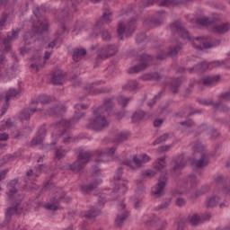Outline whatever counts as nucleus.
<instances>
[{
	"mask_svg": "<svg viewBox=\"0 0 230 230\" xmlns=\"http://www.w3.org/2000/svg\"><path fill=\"white\" fill-rule=\"evenodd\" d=\"M209 64L210 69H213L214 67H222L226 64V61L224 60H217V61H212Z\"/></svg>",
	"mask_w": 230,
	"mask_h": 230,
	"instance_id": "59",
	"label": "nucleus"
},
{
	"mask_svg": "<svg viewBox=\"0 0 230 230\" xmlns=\"http://www.w3.org/2000/svg\"><path fill=\"white\" fill-rule=\"evenodd\" d=\"M84 167L85 165L77 158L73 164H66L63 165V170H70L74 173H79Z\"/></svg>",
	"mask_w": 230,
	"mask_h": 230,
	"instance_id": "22",
	"label": "nucleus"
},
{
	"mask_svg": "<svg viewBox=\"0 0 230 230\" xmlns=\"http://www.w3.org/2000/svg\"><path fill=\"white\" fill-rule=\"evenodd\" d=\"M128 190L127 187V181H119L115 183L114 190L112 191L111 195L115 197L118 195V191L121 193L122 195Z\"/></svg>",
	"mask_w": 230,
	"mask_h": 230,
	"instance_id": "34",
	"label": "nucleus"
},
{
	"mask_svg": "<svg viewBox=\"0 0 230 230\" xmlns=\"http://www.w3.org/2000/svg\"><path fill=\"white\" fill-rule=\"evenodd\" d=\"M109 125H111V121L102 113V108H96L93 110V116L88 119L85 127L89 130L102 132V130L108 128Z\"/></svg>",
	"mask_w": 230,
	"mask_h": 230,
	"instance_id": "5",
	"label": "nucleus"
},
{
	"mask_svg": "<svg viewBox=\"0 0 230 230\" xmlns=\"http://www.w3.org/2000/svg\"><path fill=\"white\" fill-rule=\"evenodd\" d=\"M144 119H145V111H137L131 116V119L133 123H139L143 121Z\"/></svg>",
	"mask_w": 230,
	"mask_h": 230,
	"instance_id": "45",
	"label": "nucleus"
},
{
	"mask_svg": "<svg viewBox=\"0 0 230 230\" xmlns=\"http://www.w3.org/2000/svg\"><path fill=\"white\" fill-rule=\"evenodd\" d=\"M208 191H209L208 185H203L195 191L194 197H201V195H206Z\"/></svg>",
	"mask_w": 230,
	"mask_h": 230,
	"instance_id": "53",
	"label": "nucleus"
},
{
	"mask_svg": "<svg viewBox=\"0 0 230 230\" xmlns=\"http://www.w3.org/2000/svg\"><path fill=\"white\" fill-rule=\"evenodd\" d=\"M98 109H102V113L103 111L108 114L112 112V109H114V98H106L102 100V105L98 107Z\"/></svg>",
	"mask_w": 230,
	"mask_h": 230,
	"instance_id": "28",
	"label": "nucleus"
},
{
	"mask_svg": "<svg viewBox=\"0 0 230 230\" xmlns=\"http://www.w3.org/2000/svg\"><path fill=\"white\" fill-rule=\"evenodd\" d=\"M175 0H142V4L144 6H150V4H158V6H173Z\"/></svg>",
	"mask_w": 230,
	"mask_h": 230,
	"instance_id": "27",
	"label": "nucleus"
},
{
	"mask_svg": "<svg viewBox=\"0 0 230 230\" xmlns=\"http://www.w3.org/2000/svg\"><path fill=\"white\" fill-rule=\"evenodd\" d=\"M98 215H102V211L94 207L84 213L85 218H95Z\"/></svg>",
	"mask_w": 230,
	"mask_h": 230,
	"instance_id": "47",
	"label": "nucleus"
},
{
	"mask_svg": "<svg viewBox=\"0 0 230 230\" xmlns=\"http://www.w3.org/2000/svg\"><path fill=\"white\" fill-rule=\"evenodd\" d=\"M102 84H105L103 81H95L93 83H90L85 84L84 91L86 94H103V93H111L112 89L107 88H94L95 85H102Z\"/></svg>",
	"mask_w": 230,
	"mask_h": 230,
	"instance_id": "16",
	"label": "nucleus"
},
{
	"mask_svg": "<svg viewBox=\"0 0 230 230\" xmlns=\"http://www.w3.org/2000/svg\"><path fill=\"white\" fill-rule=\"evenodd\" d=\"M170 204H172V199H168L163 201L160 205L155 208V211H161L163 209H168L170 208Z\"/></svg>",
	"mask_w": 230,
	"mask_h": 230,
	"instance_id": "52",
	"label": "nucleus"
},
{
	"mask_svg": "<svg viewBox=\"0 0 230 230\" xmlns=\"http://www.w3.org/2000/svg\"><path fill=\"white\" fill-rule=\"evenodd\" d=\"M93 155L92 152L89 151H81L78 155L77 159L85 166Z\"/></svg>",
	"mask_w": 230,
	"mask_h": 230,
	"instance_id": "39",
	"label": "nucleus"
},
{
	"mask_svg": "<svg viewBox=\"0 0 230 230\" xmlns=\"http://www.w3.org/2000/svg\"><path fill=\"white\" fill-rule=\"evenodd\" d=\"M150 156L146 154H142L139 156L135 155L133 160H128L124 163L129 170H139V168H143V165L148 162H150Z\"/></svg>",
	"mask_w": 230,
	"mask_h": 230,
	"instance_id": "12",
	"label": "nucleus"
},
{
	"mask_svg": "<svg viewBox=\"0 0 230 230\" xmlns=\"http://www.w3.org/2000/svg\"><path fill=\"white\" fill-rule=\"evenodd\" d=\"M66 82V75L60 70H58L52 74V84L54 85H62Z\"/></svg>",
	"mask_w": 230,
	"mask_h": 230,
	"instance_id": "31",
	"label": "nucleus"
},
{
	"mask_svg": "<svg viewBox=\"0 0 230 230\" xmlns=\"http://www.w3.org/2000/svg\"><path fill=\"white\" fill-rule=\"evenodd\" d=\"M82 118H85V112L75 111L72 119H61L59 121L52 123L51 127L52 128H62V127H66V128H70V127H75V125L78 124Z\"/></svg>",
	"mask_w": 230,
	"mask_h": 230,
	"instance_id": "7",
	"label": "nucleus"
},
{
	"mask_svg": "<svg viewBox=\"0 0 230 230\" xmlns=\"http://www.w3.org/2000/svg\"><path fill=\"white\" fill-rule=\"evenodd\" d=\"M213 33H217L218 35H226V33H229L230 31V22H221L218 24H215L212 26Z\"/></svg>",
	"mask_w": 230,
	"mask_h": 230,
	"instance_id": "20",
	"label": "nucleus"
},
{
	"mask_svg": "<svg viewBox=\"0 0 230 230\" xmlns=\"http://www.w3.org/2000/svg\"><path fill=\"white\" fill-rule=\"evenodd\" d=\"M31 105L37 107L38 109H44L45 111H49L50 114H41L42 116H55L58 118V116H64L66 114V111L67 109L64 104L54 102L51 96L49 95H40L36 100L31 102Z\"/></svg>",
	"mask_w": 230,
	"mask_h": 230,
	"instance_id": "3",
	"label": "nucleus"
},
{
	"mask_svg": "<svg viewBox=\"0 0 230 230\" xmlns=\"http://www.w3.org/2000/svg\"><path fill=\"white\" fill-rule=\"evenodd\" d=\"M197 184H199V179L197 178V176L191 174L189 175L186 179H185V188H187L188 190H193V188H195V186H197Z\"/></svg>",
	"mask_w": 230,
	"mask_h": 230,
	"instance_id": "35",
	"label": "nucleus"
},
{
	"mask_svg": "<svg viewBox=\"0 0 230 230\" xmlns=\"http://www.w3.org/2000/svg\"><path fill=\"white\" fill-rule=\"evenodd\" d=\"M128 139V133L121 131L116 135L114 142L124 143V141H127Z\"/></svg>",
	"mask_w": 230,
	"mask_h": 230,
	"instance_id": "50",
	"label": "nucleus"
},
{
	"mask_svg": "<svg viewBox=\"0 0 230 230\" xmlns=\"http://www.w3.org/2000/svg\"><path fill=\"white\" fill-rule=\"evenodd\" d=\"M154 60V57L148 54H143L140 56V63L129 68L128 73L130 75H136L137 73H141V71H145L150 64Z\"/></svg>",
	"mask_w": 230,
	"mask_h": 230,
	"instance_id": "13",
	"label": "nucleus"
},
{
	"mask_svg": "<svg viewBox=\"0 0 230 230\" xmlns=\"http://www.w3.org/2000/svg\"><path fill=\"white\" fill-rule=\"evenodd\" d=\"M207 69H210L209 63L201 62L193 67L190 68V73H193V71H206Z\"/></svg>",
	"mask_w": 230,
	"mask_h": 230,
	"instance_id": "43",
	"label": "nucleus"
},
{
	"mask_svg": "<svg viewBox=\"0 0 230 230\" xmlns=\"http://www.w3.org/2000/svg\"><path fill=\"white\" fill-rule=\"evenodd\" d=\"M5 126L11 132V136L13 137V139H19V137H22V134H21V131L17 129V127H15V124H13L12 121L7 120L5 122Z\"/></svg>",
	"mask_w": 230,
	"mask_h": 230,
	"instance_id": "33",
	"label": "nucleus"
},
{
	"mask_svg": "<svg viewBox=\"0 0 230 230\" xmlns=\"http://www.w3.org/2000/svg\"><path fill=\"white\" fill-rule=\"evenodd\" d=\"M186 168V160L184 159V155H180L172 160V168L171 172H177L178 170H182Z\"/></svg>",
	"mask_w": 230,
	"mask_h": 230,
	"instance_id": "23",
	"label": "nucleus"
},
{
	"mask_svg": "<svg viewBox=\"0 0 230 230\" xmlns=\"http://www.w3.org/2000/svg\"><path fill=\"white\" fill-rule=\"evenodd\" d=\"M87 54V51L84 49H75L73 53V60L75 62H80L84 57Z\"/></svg>",
	"mask_w": 230,
	"mask_h": 230,
	"instance_id": "38",
	"label": "nucleus"
},
{
	"mask_svg": "<svg viewBox=\"0 0 230 230\" xmlns=\"http://www.w3.org/2000/svg\"><path fill=\"white\" fill-rule=\"evenodd\" d=\"M168 57H169L168 52H166V51H164V50H162V51H160V52L157 54L156 58H157L158 60H164L165 58H168Z\"/></svg>",
	"mask_w": 230,
	"mask_h": 230,
	"instance_id": "63",
	"label": "nucleus"
},
{
	"mask_svg": "<svg viewBox=\"0 0 230 230\" xmlns=\"http://www.w3.org/2000/svg\"><path fill=\"white\" fill-rule=\"evenodd\" d=\"M6 21H8V14L4 13L0 19V30H3L6 26Z\"/></svg>",
	"mask_w": 230,
	"mask_h": 230,
	"instance_id": "61",
	"label": "nucleus"
},
{
	"mask_svg": "<svg viewBox=\"0 0 230 230\" xmlns=\"http://www.w3.org/2000/svg\"><path fill=\"white\" fill-rule=\"evenodd\" d=\"M98 184H102V180L94 181L93 182H90L88 185H82L80 190L83 193H89L95 190L98 187Z\"/></svg>",
	"mask_w": 230,
	"mask_h": 230,
	"instance_id": "37",
	"label": "nucleus"
},
{
	"mask_svg": "<svg viewBox=\"0 0 230 230\" xmlns=\"http://www.w3.org/2000/svg\"><path fill=\"white\" fill-rule=\"evenodd\" d=\"M220 82V75H208L206 77H203L199 84L201 85H205L206 87H212V85H217Z\"/></svg>",
	"mask_w": 230,
	"mask_h": 230,
	"instance_id": "25",
	"label": "nucleus"
},
{
	"mask_svg": "<svg viewBox=\"0 0 230 230\" xmlns=\"http://www.w3.org/2000/svg\"><path fill=\"white\" fill-rule=\"evenodd\" d=\"M6 200L11 204L5 211V220L10 222L13 215H21L22 213V200L24 196L19 192V182L16 180L12 181L7 185Z\"/></svg>",
	"mask_w": 230,
	"mask_h": 230,
	"instance_id": "2",
	"label": "nucleus"
},
{
	"mask_svg": "<svg viewBox=\"0 0 230 230\" xmlns=\"http://www.w3.org/2000/svg\"><path fill=\"white\" fill-rule=\"evenodd\" d=\"M119 209H120V212L117 214V217L115 218V226L116 227H121L123 226V223L125 220H127V217H128V211H127V208H125V203L123 201H120L118 204Z\"/></svg>",
	"mask_w": 230,
	"mask_h": 230,
	"instance_id": "17",
	"label": "nucleus"
},
{
	"mask_svg": "<svg viewBox=\"0 0 230 230\" xmlns=\"http://www.w3.org/2000/svg\"><path fill=\"white\" fill-rule=\"evenodd\" d=\"M170 137H173V133H164V135L160 136L158 138H156L153 145L155 146V145H161L162 143H165V141H168Z\"/></svg>",
	"mask_w": 230,
	"mask_h": 230,
	"instance_id": "42",
	"label": "nucleus"
},
{
	"mask_svg": "<svg viewBox=\"0 0 230 230\" xmlns=\"http://www.w3.org/2000/svg\"><path fill=\"white\" fill-rule=\"evenodd\" d=\"M33 13L35 17H37L38 22L36 23H33L32 31L35 33V35H41V33H45V31H48V20H46L44 16H40V10L39 9V7L33 9Z\"/></svg>",
	"mask_w": 230,
	"mask_h": 230,
	"instance_id": "9",
	"label": "nucleus"
},
{
	"mask_svg": "<svg viewBox=\"0 0 230 230\" xmlns=\"http://www.w3.org/2000/svg\"><path fill=\"white\" fill-rule=\"evenodd\" d=\"M51 188H53V180H51V178H47L44 184V189L51 190Z\"/></svg>",
	"mask_w": 230,
	"mask_h": 230,
	"instance_id": "64",
	"label": "nucleus"
},
{
	"mask_svg": "<svg viewBox=\"0 0 230 230\" xmlns=\"http://www.w3.org/2000/svg\"><path fill=\"white\" fill-rule=\"evenodd\" d=\"M142 80H155L156 82H159L161 80V75H159L157 73H152V74H145L141 76Z\"/></svg>",
	"mask_w": 230,
	"mask_h": 230,
	"instance_id": "51",
	"label": "nucleus"
},
{
	"mask_svg": "<svg viewBox=\"0 0 230 230\" xmlns=\"http://www.w3.org/2000/svg\"><path fill=\"white\" fill-rule=\"evenodd\" d=\"M45 137H46V128H41L38 131L36 137H34L31 140V146H37V145H40L44 141Z\"/></svg>",
	"mask_w": 230,
	"mask_h": 230,
	"instance_id": "32",
	"label": "nucleus"
},
{
	"mask_svg": "<svg viewBox=\"0 0 230 230\" xmlns=\"http://www.w3.org/2000/svg\"><path fill=\"white\" fill-rule=\"evenodd\" d=\"M117 100L119 105H122V107H127V105H128V102H130V98H127L123 95L119 96Z\"/></svg>",
	"mask_w": 230,
	"mask_h": 230,
	"instance_id": "57",
	"label": "nucleus"
},
{
	"mask_svg": "<svg viewBox=\"0 0 230 230\" xmlns=\"http://www.w3.org/2000/svg\"><path fill=\"white\" fill-rule=\"evenodd\" d=\"M164 21V11L158 12V17L153 19H146L144 21V24L146 26H150V24H154L155 26H159Z\"/></svg>",
	"mask_w": 230,
	"mask_h": 230,
	"instance_id": "29",
	"label": "nucleus"
},
{
	"mask_svg": "<svg viewBox=\"0 0 230 230\" xmlns=\"http://www.w3.org/2000/svg\"><path fill=\"white\" fill-rule=\"evenodd\" d=\"M137 87V84L136 81H129L126 85L122 86L123 91H129V93H132V91H136Z\"/></svg>",
	"mask_w": 230,
	"mask_h": 230,
	"instance_id": "54",
	"label": "nucleus"
},
{
	"mask_svg": "<svg viewBox=\"0 0 230 230\" xmlns=\"http://www.w3.org/2000/svg\"><path fill=\"white\" fill-rule=\"evenodd\" d=\"M89 103L82 104V103H77L75 106V109L77 112H80V111H86V109H89Z\"/></svg>",
	"mask_w": 230,
	"mask_h": 230,
	"instance_id": "60",
	"label": "nucleus"
},
{
	"mask_svg": "<svg viewBox=\"0 0 230 230\" xmlns=\"http://www.w3.org/2000/svg\"><path fill=\"white\" fill-rule=\"evenodd\" d=\"M51 114V111L49 110H45L44 108H37L33 104H31V102L29 104L28 108L23 109L20 112V119H23L24 121H30V119L31 118L32 114Z\"/></svg>",
	"mask_w": 230,
	"mask_h": 230,
	"instance_id": "11",
	"label": "nucleus"
},
{
	"mask_svg": "<svg viewBox=\"0 0 230 230\" xmlns=\"http://www.w3.org/2000/svg\"><path fill=\"white\" fill-rule=\"evenodd\" d=\"M31 60L32 62H34L31 65V69L32 73H38L39 69H40V67H43V66L46 64V61H44L42 59V57L39 55L33 56L31 58Z\"/></svg>",
	"mask_w": 230,
	"mask_h": 230,
	"instance_id": "26",
	"label": "nucleus"
},
{
	"mask_svg": "<svg viewBox=\"0 0 230 230\" xmlns=\"http://www.w3.org/2000/svg\"><path fill=\"white\" fill-rule=\"evenodd\" d=\"M215 182L217 188H222L223 190H226V188H227V186L226 185V182H227V177L226 176L220 175L216 177Z\"/></svg>",
	"mask_w": 230,
	"mask_h": 230,
	"instance_id": "48",
	"label": "nucleus"
},
{
	"mask_svg": "<svg viewBox=\"0 0 230 230\" xmlns=\"http://www.w3.org/2000/svg\"><path fill=\"white\" fill-rule=\"evenodd\" d=\"M58 136L61 137L62 143H64V145H71V143H76V141H78V137H73L71 133L66 129L60 131Z\"/></svg>",
	"mask_w": 230,
	"mask_h": 230,
	"instance_id": "24",
	"label": "nucleus"
},
{
	"mask_svg": "<svg viewBox=\"0 0 230 230\" xmlns=\"http://www.w3.org/2000/svg\"><path fill=\"white\" fill-rule=\"evenodd\" d=\"M171 30L172 33H177L182 40H189L191 42L195 49L202 51L203 49H210V48H215L217 44H220V40H216L215 41L211 37H191L190 32L184 25L180 22H174L171 25Z\"/></svg>",
	"mask_w": 230,
	"mask_h": 230,
	"instance_id": "1",
	"label": "nucleus"
},
{
	"mask_svg": "<svg viewBox=\"0 0 230 230\" xmlns=\"http://www.w3.org/2000/svg\"><path fill=\"white\" fill-rule=\"evenodd\" d=\"M199 103H201V105H211L212 108L214 109V105H215L217 102H213V99H203V100H200V101H199Z\"/></svg>",
	"mask_w": 230,
	"mask_h": 230,
	"instance_id": "62",
	"label": "nucleus"
},
{
	"mask_svg": "<svg viewBox=\"0 0 230 230\" xmlns=\"http://www.w3.org/2000/svg\"><path fill=\"white\" fill-rule=\"evenodd\" d=\"M190 146L193 152H199L201 154V157L199 159H196L192 161V164L197 168H204L209 164V157L208 156V153L204 148V146L199 141H194L190 144Z\"/></svg>",
	"mask_w": 230,
	"mask_h": 230,
	"instance_id": "6",
	"label": "nucleus"
},
{
	"mask_svg": "<svg viewBox=\"0 0 230 230\" xmlns=\"http://www.w3.org/2000/svg\"><path fill=\"white\" fill-rule=\"evenodd\" d=\"M111 15H112V13L109 11V7H105L102 16L97 21L94 26L95 30H99L103 24H109L111 21Z\"/></svg>",
	"mask_w": 230,
	"mask_h": 230,
	"instance_id": "21",
	"label": "nucleus"
},
{
	"mask_svg": "<svg viewBox=\"0 0 230 230\" xmlns=\"http://www.w3.org/2000/svg\"><path fill=\"white\" fill-rule=\"evenodd\" d=\"M66 155H67V151L66 148L60 146L56 149L55 159H57L58 161H60V159H64Z\"/></svg>",
	"mask_w": 230,
	"mask_h": 230,
	"instance_id": "49",
	"label": "nucleus"
},
{
	"mask_svg": "<svg viewBox=\"0 0 230 230\" xmlns=\"http://www.w3.org/2000/svg\"><path fill=\"white\" fill-rule=\"evenodd\" d=\"M101 37L102 39V40H104L105 42H109V40H111V32H109V31L102 29L101 31Z\"/></svg>",
	"mask_w": 230,
	"mask_h": 230,
	"instance_id": "56",
	"label": "nucleus"
},
{
	"mask_svg": "<svg viewBox=\"0 0 230 230\" xmlns=\"http://www.w3.org/2000/svg\"><path fill=\"white\" fill-rule=\"evenodd\" d=\"M220 202V197L218 196H211L207 199L206 200V207L207 208H215Z\"/></svg>",
	"mask_w": 230,
	"mask_h": 230,
	"instance_id": "46",
	"label": "nucleus"
},
{
	"mask_svg": "<svg viewBox=\"0 0 230 230\" xmlns=\"http://www.w3.org/2000/svg\"><path fill=\"white\" fill-rule=\"evenodd\" d=\"M94 49H97V59L105 60L107 58H111V57H114V55H117L118 51H119V47L116 44H110L105 47H100L97 45Z\"/></svg>",
	"mask_w": 230,
	"mask_h": 230,
	"instance_id": "8",
	"label": "nucleus"
},
{
	"mask_svg": "<svg viewBox=\"0 0 230 230\" xmlns=\"http://www.w3.org/2000/svg\"><path fill=\"white\" fill-rule=\"evenodd\" d=\"M37 35H33V32H26L23 36L24 46L20 48L21 55H26V53H30L31 49L28 48L30 44H33L35 42Z\"/></svg>",
	"mask_w": 230,
	"mask_h": 230,
	"instance_id": "18",
	"label": "nucleus"
},
{
	"mask_svg": "<svg viewBox=\"0 0 230 230\" xmlns=\"http://www.w3.org/2000/svg\"><path fill=\"white\" fill-rule=\"evenodd\" d=\"M181 49H182V43L179 42L174 47H171L167 53L171 58H175V57L179 55V51H181Z\"/></svg>",
	"mask_w": 230,
	"mask_h": 230,
	"instance_id": "41",
	"label": "nucleus"
},
{
	"mask_svg": "<svg viewBox=\"0 0 230 230\" xmlns=\"http://www.w3.org/2000/svg\"><path fill=\"white\" fill-rule=\"evenodd\" d=\"M21 94V90H17L15 88H11L7 91L5 95V102H9L13 100V98H17Z\"/></svg>",
	"mask_w": 230,
	"mask_h": 230,
	"instance_id": "44",
	"label": "nucleus"
},
{
	"mask_svg": "<svg viewBox=\"0 0 230 230\" xmlns=\"http://www.w3.org/2000/svg\"><path fill=\"white\" fill-rule=\"evenodd\" d=\"M188 220L192 226H199L200 224V217L198 214L189 216Z\"/></svg>",
	"mask_w": 230,
	"mask_h": 230,
	"instance_id": "55",
	"label": "nucleus"
},
{
	"mask_svg": "<svg viewBox=\"0 0 230 230\" xmlns=\"http://www.w3.org/2000/svg\"><path fill=\"white\" fill-rule=\"evenodd\" d=\"M197 22L201 26H209L211 24V21L208 17L198 18Z\"/></svg>",
	"mask_w": 230,
	"mask_h": 230,
	"instance_id": "58",
	"label": "nucleus"
},
{
	"mask_svg": "<svg viewBox=\"0 0 230 230\" xmlns=\"http://www.w3.org/2000/svg\"><path fill=\"white\" fill-rule=\"evenodd\" d=\"M153 167L157 172H160L162 175L158 179V182L152 188V196L159 199L164 195V188L168 184V171L166 170V157H160L153 164Z\"/></svg>",
	"mask_w": 230,
	"mask_h": 230,
	"instance_id": "4",
	"label": "nucleus"
},
{
	"mask_svg": "<svg viewBox=\"0 0 230 230\" xmlns=\"http://www.w3.org/2000/svg\"><path fill=\"white\" fill-rule=\"evenodd\" d=\"M219 102L214 104L215 111H220V112H230V107L222 102H230V90L226 93L218 95Z\"/></svg>",
	"mask_w": 230,
	"mask_h": 230,
	"instance_id": "15",
	"label": "nucleus"
},
{
	"mask_svg": "<svg viewBox=\"0 0 230 230\" xmlns=\"http://www.w3.org/2000/svg\"><path fill=\"white\" fill-rule=\"evenodd\" d=\"M44 170V164H40L35 168V172L33 170H29L26 172V177H25V182H28L29 179H36V177H39L40 173H42Z\"/></svg>",
	"mask_w": 230,
	"mask_h": 230,
	"instance_id": "30",
	"label": "nucleus"
},
{
	"mask_svg": "<svg viewBox=\"0 0 230 230\" xmlns=\"http://www.w3.org/2000/svg\"><path fill=\"white\" fill-rule=\"evenodd\" d=\"M19 33H21V28L13 29V31L8 33L7 38L4 40V44L17 40V39H19Z\"/></svg>",
	"mask_w": 230,
	"mask_h": 230,
	"instance_id": "36",
	"label": "nucleus"
},
{
	"mask_svg": "<svg viewBox=\"0 0 230 230\" xmlns=\"http://www.w3.org/2000/svg\"><path fill=\"white\" fill-rule=\"evenodd\" d=\"M182 84V80L181 78H174L171 82L170 91L172 94H177L179 93V88Z\"/></svg>",
	"mask_w": 230,
	"mask_h": 230,
	"instance_id": "40",
	"label": "nucleus"
},
{
	"mask_svg": "<svg viewBox=\"0 0 230 230\" xmlns=\"http://www.w3.org/2000/svg\"><path fill=\"white\" fill-rule=\"evenodd\" d=\"M134 31H136V20L134 18H132L125 26H123V23L121 22L118 23L117 33L120 40L123 39V33H125L126 37H130Z\"/></svg>",
	"mask_w": 230,
	"mask_h": 230,
	"instance_id": "14",
	"label": "nucleus"
},
{
	"mask_svg": "<svg viewBox=\"0 0 230 230\" xmlns=\"http://www.w3.org/2000/svg\"><path fill=\"white\" fill-rule=\"evenodd\" d=\"M66 199V192L62 189H58L55 194L50 198V201L43 206L49 211H58L60 208V201Z\"/></svg>",
	"mask_w": 230,
	"mask_h": 230,
	"instance_id": "10",
	"label": "nucleus"
},
{
	"mask_svg": "<svg viewBox=\"0 0 230 230\" xmlns=\"http://www.w3.org/2000/svg\"><path fill=\"white\" fill-rule=\"evenodd\" d=\"M116 153V146H112L110 148H104L101 151H97L98 159L97 161L99 163H107L109 159L108 157H111V155H114Z\"/></svg>",
	"mask_w": 230,
	"mask_h": 230,
	"instance_id": "19",
	"label": "nucleus"
}]
</instances>
